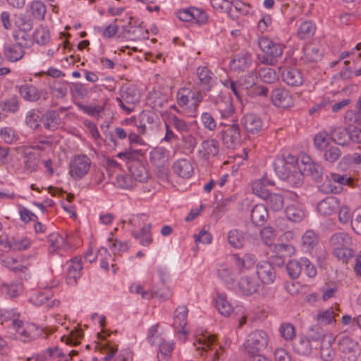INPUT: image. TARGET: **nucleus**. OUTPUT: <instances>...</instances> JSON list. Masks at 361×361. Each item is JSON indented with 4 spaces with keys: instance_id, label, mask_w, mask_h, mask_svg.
Returning a JSON list of instances; mask_svg holds the SVG:
<instances>
[{
    "instance_id": "obj_1",
    "label": "nucleus",
    "mask_w": 361,
    "mask_h": 361,
    "mask_svg": "<svg viewBox=\"0 0 361 361\" xmlns=\"http://www.w3.org/2000/svg\"><path fill=\"white\" fill-rule=\"evenodd\" d=\"M274 170L281 180H286L293 188H298L302 184V174L298 169V159L290 153L283 152L279 154L273 162Z\"/></svg>"
},
{
    "instance_id": "obj_2",
    "label": "nucleus",
    "mask_w": 361,
    "mask_h": 361,
    "mask_svg": "<svg viewBox=\"0 0 361 361\" xmlns=\"http://www.w3.org/2000/svg\"><path fill=\"white\" fill-rule=\"evenodd\" d=\"M176 98L180 107L185 109L190 114V116L195 117L198 106L204 99V95L197 90H193L190 87H183L178 90Z\"/></svg>"
},
{
    "instance_id": "obj_3",
    "label": "nucleus",
    "mask_w": 361,
    "mask_h": 361,
    "mask_svg": "<svg viewBox=\"0 0 361 361\" xmlns=\"http://www.w3.org/2000/svg\"><path fill=\"white\" fill-rule=\"evenodd\" d=\"M269 343V336L264 330H255L247 335L243 343L245 352L247 355L262 353Z\"/></svg>"
},
{
    "instance_id": "obj_4",
    "label": "nucleus",
    "mask_w": 361,
    "mask_h": 361,
    "mask_svg": "<svg viewBox=\"0 0 361 361\" xmlns=\"http://www.w3.org/2000/svg\"><path fill=\"white\" fill-rule=\"evenodd\" d=\"M91 166L92 160L87 155H74L68 164V175L73 180L79 181L89 173Z\"/></svg>"
},
{
    "instance_id": "obj_5",
    "label": "nucleus",
    "mask_w": 361,
    "mask_h": 361,
    "mask_svg": "<svg viewBox=\"0 0 361 361\" xmlns=\"http://www.w3.org/2000/svg\"><path fill=\"white\" fill-rule=\"evenodd\" d=\"M195 75V86L202 95L210 92L217 84V77L207 66H198Z\"/></svg>"
},
{
    "instance_id": "obj_6",
    "label": "nucleus",
    "mask_w": 361,
    "mask_h": 361,
    "mask_svg": "<svg viewBox=\"0 0 361 361\" xmlns=\"http://www.w3.org/2000/svg\"><path fill=\"white\" fill-rule=\"evenodd\" d=\"M118 106L126 114H130L135 110V104L140 101L137 90L130 86L123 85L119 90V97H116Z\"/></svg>"
},
{
    "instance_id": "obj_7",
    "label": "nucleus",
    "mask_w": 361,
    "mask_h": 361,
    "mask_svg": "<svg viewBox=\"0 0 361 361\" xmlns=\"http://www.w3.org/2000/svg\"><path fill=\"white\" fill-rule=\"evenodd\" d=\"M177 18L184 22H193L198 26H202L208 23L207 13L202 8L196 6H189L180 9L176 12Z\"/></svg>"
},
{
    "instance_id": "obj_8",
    "label": "nucleus",
    "mask_w": 361,
    "mask_h": 361,
    "mask_svg": "<svg viewBox=\"0 0 361 361\" xmlns=\"http://www.w3.org/2000/svg\"><path fill=\"white\" fill-rule=\"evenodd\" d=\"M188 310L186 306H178L174 312L173 327L175 332L176 337L185 342L188 336V331L185 329L188 323Z\"/></svg>"
},
{
    "instance_id": "obj_9",
    "label": "nucleus",
    "mask_w": 361,
    "mask_h": 361,
    "mask_svg": "<svg viewBox=\"0 0 361 361\" xmlns=\"http://www.w3.org/2000/svg\"><path fill=\"white\" fill-rule=\"evenodd\" d=\"M344 123L348 137L353 142L361 143V116L354 111H348L344 116Z\"/></svg>"
},
{
    "instance_id": "obj_10",
    "label": "nucleus",
    "mask_w": 361,
    "mask_h": 361,
    "mask_svg": "<svg viewBox=\"0 0 361 361\" xmlns=\"http://www.w3.org/2000/svg\"><path fill=\"white\" fill-rule=\"evenodd\" d=\"M224 128L221 131V136L224 144L228 148L233 149L240 142V133L237 120H233L231 124L220 123Z\"/></svg>"
},
{
    "instance_id": "obj_11",
    "label": "nucleus",
    "mask_w": 361,
    "mask_h": 361,
    "mask_svg": "<svg viewBox=\"0 0 361 361\" xmlns=\"http://www.w3.org/2000/svg\"><path fill=\"white\" fill-rule=\"evenodd\" d=\"M17 336L23 342L37 339L42 334V329L33 323H24L22 320L14 322Z\"/></svg>"
},
{
    "instance_id": "obj_12",
    "label": "nucleus",
    "mask_w": 361,
    "mask_h": 361,
    "mask_svg": "<svg viewBox=\"0 0 361 361\" xmlns=\"http://www.w3.org/2000/svg\"><path fill=\"white\" fill-rule=\"evenodd\" d=\"M338 344L343 357L348 361H356L360 355L358 343L351 337L342 334L340 335Z\"/></svg>"
},
{
    "instance_id": "obj_13",
    "label": "nucleus",
    "mask_w": 361,
    "mask_h": 361,
    "mask_svg": "<svg viewBox=\"0 0 361 361\" xmlns=\"http://www.w3.org/2000/svg\"><path fill=\"white\" fill-rule=\"evenodd\" d=\"M258 46L260 50L268 57L275 59L280 57L284 47L271 39L262 36L258 39Z\"/></svg>"
},
{
    "instance_id": "obj_14",
    "label": "nucleus",
    "mask_w": 361,
    "mask_h": 361,
    "mask_svg": "<svg viewBox=\"0 0 361 361\" xmlns=\"http://www.w3.org/2000/svg\"><path fill=\"white\" fill-rule=\"evenodd\" d=\"M279 72L282 80L288 86L300 87L304 82V78L302 72L294 67L281 66Z\"/></svg>"
},
{
    "instance_id": "obj_15",
    "label": "nucleus",
    "mask_w": 361,
    "mask_h": 361,
    "mask_svg": "<svg viewBox=\"0 0 361 361\" xmlns=\"http://www.w3.org/2000/svg\"><path fill=\"white\" fill-rule=\"evenodd\" d=\"M298 170H301L302 180L305 176H311L313 179H317L321 176V166L314 162L310 156L304 154L301 157L300 162L298 163Z\"/></svg>"
},
{
    "instance_id": "obj_16",
    "label": "nucleus",
    "mask_w": 361,
    "mask_h": 361,
    "mask_svg": "<svg viewBox=\"0 0 361 361\" xmlns=\"http://www.w3.org/2000/svg\"><path fill=\"white\" fill-rule=\"evenodd\" d=\"M66 281L70 286H75L82 276V264L80 257L72 258L68 264Z\"/></svg>"
},
{
    "instance_id": "obj_17",
    "label": "nucleus",
    "mask_w": 361,
    "mask_h": 361,
    "mask_svg": "<svg viewBox=\"0 0 361 361\" xmlns=\"http://www.w3.org/2000/svg\"><path fill=\"white\" fill-rule=\"evenodd\" d=\"M252 64V56L248 51H242L235 54L229 62L231 70L235 73L245 72Z\"/></svg>"
},
{
    "instance_id": "obj_18",
    "label": "nucleus",
    "mask_w": 361,
    "mask_h": 361,
    "mask_svg": "<svg viewBox=\"0 0 361 361\" xmlns=\"http://www.w3.org/2000/svg\"><path fill=\"white\" fill-rule=\"evenodd\" d=\"M271 100L274 106L281 108H288L293 104L292 94L284 87L274 89L271 93Z\"/></svg>"
},
{
    "instance_id": "obj_19",
    "label": "nucleus",
    "mask_w": 361,
    "mask_h": 361,
    "mask_svg": "<svg viewBox=\"0 0 361 361\" xmlns=\"http://www.w3.org/2000/svg\"><path fill=\"white\" fill-rule=\"evenodd\" d=\"M238 293L243 295L250 296L258 291L260 283L254 276H244L238 281Z\"/></svg>"
},
{
    "instance_id": "obj_20",
    "label": "nucleus",
    "mask_w": 361,
    "mask_h": 361,
    "mask_svg": "<svg viewBox=\"0 0 361 361\" xmlns=\"http://www.w3.org/2000/svg\"><path fill=\"white\" fill-rule=\"evenodd\" d=\"M256 268L257 276L262 283L271 284L274 283L276 279V272L271 263L262 261L257 264Z\"/></svg>"
},
{
    "instance_id": "obj_21",
    "label": "nucleus",
    "mask_w": 361,
    "mask_h": 361,
    "mask_svg": "<svg viewBox=\"0 0 361 361\" xmlns=\"http://www.w3.org/2000/svg\"><path fill=\"white\" fill-rule=\"evenodd\" d=\"M241 124L245 130L251 134L260 132L263 128V121L260 116L255 114H247L241 118Z\"/></svg>"
},
{
    "instance_id": "obj_22",
    "label": "nucleus",
    "mask_w": 361,
    "mask_h": 361,
    "mask_svg": "<svg viewBox=\"0 0 361 361\" xmlns=\"http://www.w3.org/2000/svg\"><path fill=\"white\" fill-rule=\"evenodd\" d=\"M26 48V43L22 42L9 44L4 49V56L8 61L16 62L23 59Z\"/></svg>"
},
{
    "instance_id": "obj_23",
    "label": "nucleus",
    "mask_w": 361,
    "mask_h": 361,
    "mask_svg": "<svg viewBox=\"0 0 361 361\" xmlns=\"http://www.w3.org/2000/svg\"><path fill=\"white\" fill-rule=\"evenodd\" d=\"M339 203L337 197L328 196L317 204V211L322 216H330L337 211Z\"/></svg>"
},
{
    "instance_id": "obj_24",
    "label": "nucleus",
    "mask_w": 361,
    "mask_h": 361,
    "mask_svg": "<svg viewBox=\"0 0 361 361\" xmlns=\"http://www.w3.org/2000/svg\"><path fill=\"white\" fill-rule=\"evenodd\" d=\"M274 184L275 182L265 174L261 178L255 180L252 183V190L255 195L264 200L270 193L267 187L274 186Z\"/></svg>"
},
{
    "instance_id": "obj_25",
    "label": "nucleus",
    "mask_w": 361,
    "mask_h": 361,
    "mask_svg": "<svg viewBox=\"0 0 361 361\" xmlns=\"http://www.w3.org/2000/svg\"><path fill=\"white\" fill-rule=\"evenodd\" d=\"M57 285L58 282L53 281L50 284L45 285L44 290L35 291L30 297V302L35 306H40L46 303L52 297V293L49 289L56 287Z\"/></svg>"
},
{
    "instance_id": "obj_26",
    "label": "nucleus",
    "mask_w": 361,
    "mask_h": 361,
    "mask_svg": "<svg viewBox=\"0 0 361 361\" xmlns=\"http://www.w3.org/2000/svg\"><path fill=\"white\" fill-rule=\"evenodd\" d=\"M174 173L179 177L188 179L194 173V167L192 162L187 159H179L173 164Z\"/></svg>"
},
{
    "instance_id": "obj_27",
    "label": "nucleus",
    "mask_w": 361,
    "mask_h": 361,
    "mask_svg": "<svg viewBox=\"0 0 361 361\" xmlns=\"http://www.w3.org/2000/svg\"><path fill=\"white\" fill-rule=\"evenodd\" d=\"M214 104L215 109L219 113L221 119L233 117L235 109L229 97H219Z\"/></svg>"
},
{
    "instance_id": "obj_28",
    "label": "nucleus",
    "mask_w": 361,
    "mask_h": 361,
    "mask_svg": "<svg viewBox=\"0 0 361 361\" xmlns=\"http://www.w3.org/2000/svg\"><path fill=\"white\" fill-rule=\"evenodd\" d=\"M18 90L20 97L27 102H37L42 97V90L32 84H23L18 86Z\"/></svg>"
},
{
    "instance_id": "obj_29",
    "label": "nucleus",
    "mask_w": 361,
    "mask_h": 361,
    "mask_svg": "<svg viewBox=\"0 0 361 361\" xmlns=\"http://www.w3.org/2000/svg\"><path fill=\"white\" fill-rule=\"evenodd\" d=\"M335 338L331 334L323 338L320 345V356L323 361H332L336 352L332 345L335 343Z\"/></svg>"
},
{
    "instance_id": "obj_30",
    "label": "nucleus",
    "mask_w": 361,
    "mask_h": 361,
    "mask_svg": "<svg viewBox=\"0 0 361 361\" xmlns=\"http://www.w3.org/2000/svg\"><path fill=\"white\" fill-rule=\"evenodd\" d=\"M23 284L18 281L4 283L0 286V293L6 298H18L23 293Z\"/></svg>"
},
{
    "instance_id": "obj_31",
    "label": "nucleus",
    "mask_w": 361,
    "mask_h": 361,
    "mask_svg": "<svg viewBox=\"0 0 361 361\" xmlns=\"http://www.w3.org/2000/svg\"><path fill=\"white\" fill-rule=\"evenodd\" d=\"M285 213L286 217L293 222H300L305 216L304 207L299 202L288 204Z\"/></svg>"
},
{
    "instance_id": "obj_32",
    "label": "nucleus",
    "mask_w": 361,
    "mask_h": 361,
    "mask_svg": "<svg viewBox=\"0 0 361 361\" xmlns=\"http://www.w3.org/2000/svg\"><path fill=\"white\" fill-rule=\"evenodd\" d=\"M219 152V144L215 139L204 140L201 143L199 154L205 159L215 157Z\"/></svg>"
},
{
    "instance_id": "obj_33",
    "label": "nucleus",
    "mask_w": 361,
    "mask_h": 361,
    "mask_svg": "<svg viewBox=\"0 0 361 361\" xmlns=\"http://www.w3.org/2000/svg\"><path fill=\"white\" fill-rule=\"evenodd\" d=\"M32 39L39 46L47 45L51 39V32L49 27L42 24L37 26L32 32Z\"/></svg>"
},
{
    "instance_id": "obj_34",
    "label": "nucleus",
    "mask_w": 361,
    "mask_h": 361,
    "mask_svg": "<svg viewBox=\"0 0 361 361\" xmlns=\"http://www.w3.org/2000/svg\"><path fill=\"white\" fill-rule=\"evenodd\" d=\"M47 359L56 361H71L72 356L76 353L71 350L69 353H65L58 346H51L47 349Z\"/></svg>"
},
{
    "instance_id": "obj_35",
    "label": "nucleus",
    "mask_w": 361,
    "mask_h": 361,
    "mask_svg": "<svg viewBox=\"0 0 361 361\" xmlns=\"http://www.w3.org/2000/svg\"><path fill=\"white\" fill-rule=\"evenodd\" d=\"M293 350L301 355H309L312 353L313 346L310 338L305 335H299L296 341L293 343Z\"/></svg>"
},
{
    "instance_id": "obj_36",
    "label": "nucleus",
    "mask_w": 361,
    "mask_h": 361,
    "mask_svg": "<svg viewBox=\"0 0 361 361\" xmlns=\"http://www.w3.org/2000/svg\"><path fill=\"white\" fill-rule=\"evenodd\" d=\"M152 224H147L144 225L141 229L137 232H133V237L139 241V243L142 246H149L153 242L152 235Z\"/></svg>"
},
{
    "instance_id": "obj_37",
    "label": "nucleus",
    "mask_w": 361,
    "mask_h": 361,
    "mask_svg": "<svg viewBox=\"0 0 361 361\" xmlns=\"http://www.w3.org/2000/svg\"><path fill=\"white\" fill-rule=\"evenodd\" d=\"M268 211L264 204H256L251 211L250 217L252 223L256 226H262L268 218Z\"/></svg>"
},
{
    "instance_id": "obj_38",
    "label": "nucleus",
    "mask_w": 361,
    "mask_h": 361,
    "mask_svg": "<svg viewBox=\"0 0 361 361\" xmlns=\"http://www.w3.org/2000/svg\"><path fill=\"white\" fill-rule=\"evenodd\" d=\"M317 30L315 23L312 20L302 22L297 30V37L300 39H307L314 36Z\"/></svg>"
},
{
    "instance_id": "obj_39",
    "label": "nucleus",
    "mask_w": 361,
    "mask_h": 361,
    "mask_svg": "<svg viewBox=\"0 0 361 361\" xmlns=\"http://www.w3.org/2000/svg\"><path fill=\"white\" fill-rule=\"evenodd\" d=\"M107 240L109 243V247L114 255H121L123 252L128 250L129 247L127 242L119 240L116 237H115L113 232L110 233Z\"/></svg>"
},
{
    "instance_id": "obj_40",
    "label": "nucleus",
    "mask_w": 361,
    "mask_h": 361,
    "mask_svg": "<svg viewBox=\"0 0 361 361\" xmlns=\"http://www.w3.org/2000/svg\"><path fill=\"white\" fill-rule=\"evenodd\" d=\"M169 151L163 147L153 148L149 152V159L152 164L159 166L168 159Z\"/></svg>"
},
{
    "instance_id": "obj_41",
    "label": "nucleus",
    "mask_w": 361,
    "mask_h": 361,
    "mask_svg": "<svg viewBox=\"0 0 361 361\" xmlns=\"http://www.w3.org/2000/svg\"><path fill=\"white\" fill-rule=\"evenodd\" d=\"M30 12L32 18L37 20H44L47 13V6L42 1L34 0L29 4Z\"/></svg>"
},
{
    "instance_id": "obj_42",
    "label": "nucleus",
    "mask_w": 361,
    "mask_h": 361,
    "mask_svg": "<svg viewBox=\"0 0 361 361\" xmlns=\"http://www.w3.org/2000/svg\"><path fill=\"white\" fill-rule=\"evenodd\" d=\"M44 117L42 112L39 109H31L26 113L25 123L32 130L37 129Z\"/></svg>"
},
{
    "instance_id": "obj_43",
    "label": "nucleus",
    "mask_w": 361,
    "mask_h": 361,
    "mask_svg": "<svg viewBox=\"0 0 361 361\" xmlns=\"http://www.w3.org/2000/svg\"><path fill=\"white\" fill-rule=\"evenodd\" d=\"M215 306L218 312L226 317L229 316L233 310L231 304L228 301L226 296L221 293L217 294L215 299Z\"/></svg>"
},
{
    "instance_id": "obj_44",
    "label": "nucleus",
    "mask_w": 361,
    "mask_h": 361,
    "mask_svg": "<svg viewBox=\"0 0 361 361\" xmlns=\"http://www.w3.org/2000/svg\"><path fill=\"white\" fill-rule=\"evenodd\" d=\"M130 176L138 182H145L147 180V171L143 166L139 163H133L128 166Z\"/></svg>"
},
{
    "instance_id": "obj_45",
    "label": "nucleus",
    "mask_w": 361,
    "mask_h": 361,
    "mask_svg": "<svg viewBox=\"0 0 361 361\" xmlns=\"http://www.w3.org/2000/svg\"><path fill=\"white\" fill-rule=\"evenodd\" d=\"M61 118L55 111H49L44 115V127L49 130H56L60 124Z\"/></svg>"
},
{
    "instance_id": "obj_46",
    "label": "nucleus",
    "mask_w": 361,
    "mask_h": 361,
    "mask_svg": "<svg viewBox=\"0 0 361 361\" xmlns=\"http://www.w3.org/2000/svg\"><path fill=\"white\" fill-rule=\"evenodd\" d=\"M271 250L279 257H286L290 256L295 252L294 247L289 243H277L274 244L271 247Z\"/></svg>"
},
{
    "instance_id": "obj_47",
    "label": "nucleus",
    "mask_w": 361,
    "mask_h": 361,
    "mask_svg": "<svg viewBox=\"0 0 361 361\" xmlns=\"http://www.w3.org/2000/svg\"><path fill=\"white\" fill-rule=\"evenodd\" d=\"M264 200L267 206L275 212L281 210L284 206V197L279 193H269Z\"/></svg>"
},
{
    "instance_id": "obj_48",
    "label": "nucleus",
    "mask_w": 361,
    "mask_h": 361,
    "mask_svg": "<svg viewBox=\"0 0 361 361\" xmlns=\"http://www.w3.org/2000/svg\"><path fill=\"white\" fill-rule=\"evenodd\" d=\"M217 276L226 286L233 285L234 275L232 269L226 264L219 266L217 269Z\"/></svg>"
},
{
    "instance_id": "obj_49",
    "label": "nucleus",
    "mask_w": 361,
    "mask_h": 361,
    "mask_svg": "<svg viewBox=\"0 0 361 361\" xmlns=\"http://www.w3.org/2000/svg\"><path fill=\"white\" fill-rule=\"evenodd\" d=\"M330 241L333 246L334 250L336 247L349 246L352 242L350 237L347 233L343 232L334 234L331 236Z\"/></svg>"
},
{
    "instance_id": "obj_50",
    "label": "nucleus",
    "mask_w": 361,
    "mask_h": 361,
    "mask_svg": "<svg viewBox=\"0 0 361 361\" xmlns=\"http://www.w3.org/2000/svg\"><path fill=\"white\" fill-rule=\"evenodd\" d=\"M31 245L32 240L26 236L15 238L10 241L9 250L23 251L30 248Z\"/></svg>"
},
{
    "instance_id": "obj_51",
    "label": "nucleus",
    "mask_w": 361,
    "mask_h": 361,
    "mask_svg": "<svg viewBox=\"0 0 361 361\" xmlns=\"http://www.w3.org/2000/svg\"><path fill=\"white\" fill-rule=\"evenodd\" d=\"M227 239L229 245L234 248L242 247L245 241L243 233L237 229L231 230L228 233Z\"/></svg>"
},
{
    "instance_id": "obj_52",
    "label": "nucleus",
    "mask_w": 361,
    "mask_h": 361,
    "mask_svg": "<svg viewBox=\"0 0 361 361\" xmlns=\"http://www.w3.org/2000/svg\"><path fill=\"white\" fill-rule=\"evenodd\" d=\"M319 243V238L317 234L312 230L307 231L302 236V246L310 250L313 249Z\"/></svg>"
},
{
    "instance_id": "obj_53",
    "label": "nucleus",
    "mask_w": 361,
    "mask_h": 361,
    "mask_svg": "<svg viewBox=\"0 0 361 361\" xmlns=\"http://www.w3.org/2000/svg\"><path fill=\"white\" fill-rule=\"evenodd\" d=\"M15 25L22 32H29L33 27L32 19L22 13L16 17Z\"/></svg>"
},
{
    "instance_id": "obj_54",
    "label": "nucleus",
    "mask_w": 361,
    "mask_h": 361,
    "mask_svg": "<svg viewBox=\"0 0 361 361\" xmlns=\"http://www.w3.org/2000/svg\"><path fill=\"white\" fill-rule=\"evenodd\" d=\"M175 348V342L173 341L161 340L159 342V353L168 360L172 355Z\"/></svg>"
},
{
    "instance_id": "obj_55",
    "label": "nucleus",
    "mask_w": 361,
    "mask_h": 361,
    "mask_svg": "<svg viewBox=\"0 0 361 361\" xmlns=\"http://www.w3.org/2000/svg\"><path fill=\"white\" fill-rule=\"evenodd\" d=\"M286 270L288 276L291 279H298L302 271L300 258L299 259L290 260L286 264Z\"/></svg>"
},
{
    "instance_id": "obj_56",
    "label": "nucleus",
    "mask_w": 361,
    "mask_h": 361,
    "mask_svg": "<svg viewBox=\"0 0 361 361\" xmlns=\"http://www.w3.org/2000/svg\"><path fill=\"white\" fill-rule=\"evenodd\" d=\"M258 73L260 79L266 83L274 82L278 78L275 70L269 66L260 68Z\"/></svg>"
},
{
    "instance_id": "obj_57",
    "label": "nucleus",
    "mask_w": 361,
    "mask_h": 361,
    "mask_svg": "<svg viewBox=\"0 0 361 361\" xmlns=\"http://www.w3.org/2000/svg\"><path fill=\"white\" fill-rule=\"evenodd\" d=\"M0 108L4 112L16 113L19 109L18 100L16 97L0 102Z\"/></svg>"
},
{
    "instance_id": "obj_58",
    "label": "nucleus",
    "mask_w": 361,
    "mask_h": 361,
    "mask_svg": "<svg viewBox=\"0 0 361 361\" xmlns=\"http://www.w3.org/2000/svg\"><path fill=\"white\" fill-rule=\"evenodd\" d=\"M324 150V158L330 163L335 162L341 156L340 148L336 145H329Z\"/></svg>"
},
{
    "instance_id": "obj_59",
    "label": "nucleus",
    "mask_w": 361,
    "mask_h": 361,
    "mask_svg": "<svg viewBox=\"0 0 361 361\" xmlns=\"http://www.w3.org/2000/svg\"><path fill=\"white\" fill-rule=\"evenodd\" d=\"M279 333L285 341H291L295 336V329L290 323H283L279 326Z\"/></svg>"
},
{
    "instance_id": "obj_60",
    "label": "nucleus",
    "mask_w": 361,
    "mask_h": 361,
    "mask_svg": "<svg viewBox=\"0 0 361 361\" xmlns=\"http://www.w3.org/2000/svg\"><path fill=\"white\" fill-rule=\"evenodd\" d=\"M24 169L27 172H32L37 170L38 165V159L33 152H28L25 154L23 161Z\"/></svg>"
},
{
    "instance_id": "obj_61",
    "label": "nucleus",
    "mask_w": 361,
    "mask_h": 361,
    "mask_svg": "<svg viewBox=\"0 0 361 361\" xmlns=\"http://www.w3.org/2000/svg\"><path fill=\"white\" fill-rule=\"evenodd\" d=\"M260 237L262 242L271 247L274 244L276 233L271 227H264L260 232Z\"/></svg>"
},
{
    "instance_id": "obj_62",
    "label": "nucleus",
    "mask_w": 361,
    "mask_h": 361,
    "mask_svg": "<svg viewBox=\"0 0 361 361\" xmlns=\"http://www.w3.org/2000/svg\"><path fill=\"white\" fill-rule=\"evenodd\" d=\"M314 319L319 324H329L334 320V311L331 309L321 310L316 314Z\"/></svg>"
},
{
    "instance_id": "obj_63",
    "label": "nucleus",
    "mask_w": 361,
    "mask_h": 361,
    "mask_svg": "<svg viewBox=\"0 0 361 361\" xmlns=\"http://www.w3.org/2000/svg\"><path fill=\"white\" fill-rule=\"evenodd\" d=\"M169 121L173 127L180 133H187L190 129L188 123L176 115H171L169 116Z\"/></svg>"
},
{
    "instance_id": "obj_64",
    "label": "nucleus",
    "mask_w": 361,
    "mask_h": 361,
    "mask_svg": "<svg viewBox=\"0 0 361 361\" xmlns=\"http://www.w3.org/2000/svg\"><path fill=\"white\" fill-rule=\"evenodd\" d=\"M0 137L7 144H13L18 138V134L10 127L2 128L0 130Z\"/></svg>"
}]
</instances>
